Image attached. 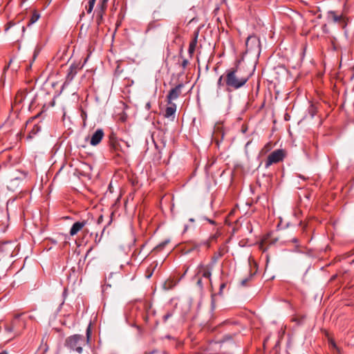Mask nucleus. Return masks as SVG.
Here are the masks:
<instances>
[{"instance_id": "nucleus-8", "label": "nucleus", "mask_w": 354, "mask_h": 354, "mask_svg": "<svg viewBox=\"0 0 354 354\" xmlns=\"http://www.w3.org/2000/svg\"><path fill=\"white\" fill-rule=\"evenodd\" d=\"M15 243L11 241H1L0 251L7 255H12Z\"/></svg>"}, {"instance_id": "nucleus-28", "label": "nucleus", "mask_w": 354, "mask_h": 354, "mask_svg": "<svg viewBox=\"0 0 354 354\" xmlns=\"http://www.w3.org/2000/svg\"><path fill=\"white\" fill-rule=\"evenodd\" d=\"M188 64V61L187 59H184L182 63V66L185 68Z\"/></svg>"}, {"instance_id": "nucleus-14", "label": "nucleus", "mask_w": 354, "mask_h": 354, "mask_svg": "<svg viewBox=\"0 0 354 354\" xmlns=\"http://www.w3.org/2000/svg\"><path fill=\"white\" fill-rule=\"evenodd\" d=\"M77 66L75 65H71L68 68V72L66 75V82H71L77 73Z\"/></svg>"}, {"instance_id": "nucleus-5", "label": "nucleus", "mask_w": 354, "mask_h": 354, "mask_svg": "<svg viewBox=\"0 0 354 354\" xmlns=\"http://www.w3.org/2000/svg\"><path fill=\"white\" fill-rule=\"evenodd\" d=\"M112 147L118 156H122V155L120 153L121 152L123 155H126L128 153L127 149L130 147V144L127 141L120 140L113 142Z\"/></svg>"}, {"instance_id": "nucleus-31", "label": "nucleus", "mask_w": 354, "mask_h": 354, "mask_svg": "<svg viewBox=\"0 0 354 354\" xmlns=\"http://www.w3.org/2000/svg\"><path fill=\"white\" fill-rule=\"evenodd\" d=\"M39 114L35 115V117L33 118H31L30 119H29V120L27 121V124H28L30 122H31L32 120H35V118H37V117H39Z\"/></svg>"}, {"instance_id": "nucleus-9", "label": "nucleus", "mask_w": 354, "mask_h": 354, "mask_svg": "<svg viewBox=\"0 0 354 354\" xmlns=\"http://www.w3.org/2000/svg\"><path fill=\"white\" fill-rule=\"evenodd\" d=\"M247 50H252L259 48L260 46V40L255 35H250L247 38L245 41Z\"/></svg>"}, {"instance_id": "nucleus-2", "label": "nucleus", "mask_w": 354, "mask_h": 354, "mask_svg": "<svg viewBox=\"0 0 354 354\" xmlns=\"http://www.w3.org/2000/svg\"><path fill=\"white\" fill-rule=\"evenodd\" d=\"M33 318V316H26L25 313L16 314L10 322L5 325V330L8 333L13 334V337L19 336L26 328L27 320Z\"/></svg>"}, {"instance_id": "nucleus-20", "label": "nucleus", "mask_w": 354, "mask_h": 354, "mask_svg": "<svg viewBox=\"0 0 354 354\" xmlns=\"http://www.w3.org/2000/svg\"><path fill=\"white\" fill-rule=\"evenodd\" d=\"M169 243V240H166L162 243H160V244H158L154 249L157 251H160L162 250L164 247Z\"/></svg>"}, {"instance_id": "nucleus-34", "label": "nucleus", "mask_w": 354, "mask_h": 354, "mask_svg": "<svg viewBox=\"0 0 354 354\" xmlns=\"http://www.w3.org/2000/svg\"><path fill=\"white\" fill-rule=\"evenodd\" d=\"M84 167H86V168H88V169H90V170L91 169V166H90V165H84Z\"/></svg>"}, {"instance_id": "nucleus-21", "label": "nucleus", "mask_w": 354, "mask_h": 354, "mask_svg": "<svg viewBox=\"0 0 354 354\" xmlns=\"http://www.w3.org/2000/svg\"><path fill=\"white\" fill-rule=\"evenodd\" d=\"M225 83V75H223L219 77L218 82H217V86L218 88H221V86H223Z\"/></svg>"}, {"instance_id": "nucleus-29", "label": "nucleus", "mask_w": 354, "mask_h": 354, "mask_svg": "<svg viewBox=\"0 0 354 354\" xmlns=\"http://www.w3.org/2000/svg\"><path fill=\"white\" fill-rule=\"evenodd\" d=\"M225 287V283H223L221 284V286H220V291H219L220 294H221V292H222V291H223V288Z\"/></svg>"}, {"instance_id": "nucleus-10", "label": "nucleus", "mask_w": 354, "mask_h": 354, "mask_svg": "<svg viewBox=\"0 0 354 354\" xmlns=\"http://www.w3.org/2000/svg\"><path fill=\"white\" fill-rule=\"evenodd\" d=\"M104 136V131L102 129H97L91 136L90 144L92 146H97L100 143Z\"/></svg>"}, {"instance_id": "nucleus-11", "label": "nucleus", "mask_w": 354, "mask_h": 354, "mask_svg": "<svg viewBox=\"0 0 354 354\" xmlns=\"http://www.w3.org/2000/svg\"><path fill=\"white\" fill-rule=\"evenodd\" d=\"M87 222L86 221H77L73 223L71 230H70V235L74 236L77 234L80 230L83 229V227L86 225Z\"/></svg>"}, {"instance_id": "nucleus-18", "label": "nucleus", "mask_w": 354, "mask_h": 354, "mask_svg": "<svg viewBox=\"0 0 354 354\" xmlns=\"http://www.w3.org/2000/svg\"><path fill=\"white\" fill-rule=\"evenodd\" d=\"M95 3V0H89L88 1V6H86V10L87 13H88V14L91 13L92 10L93 9Z\"/></svg>"}, {"instance_id": "nucleus-6", "label": "nucleus", "mask_w": 354, "mask_h": 354, "mask_svg": "<svg viewBox=\"0 0 354 354\" xmlns=\"http://www.w3.org/2000/svg\"><path fill=\"white\" fill-rule=\"evenodd\" d=\"M214 263L207 265L200 264L197 268L196 276L201 275L203 277L208 279L209 283H212L211 276L213 270Z\"/></svg>"}, {"instance_id": "nucleus-13", "label": "nucleus", "mask_w": 354, "mask_h": 354, "mask_svg": "<svg viewBox=\"0 0 354 354\" xmlns=\"http://www.w3.org/2000/svg\"><path fill=\"white\" fill-rule=\"evenodd\" d=\"M169 106L166 108L164 116L167 118H174L175 113L176 111V104L171 102V104H168Z\"/></svg>"}, {"instance_id": "nucleus-39", "label": "nucleus", "mask_w": 354, "mask_h": 354, "mask_svg": "<svg viewBox=\"0 0 354 354\" xmlns=\"http://www.w3.org/2000/svg\"><path fill=\"white\" fill-rule=\"evenodd\" d=\"M299 177L302 178L303 179H306V178H304V176H301V175H299Z\"/></svg>"}, {"instance_id": "nucleus-15", "label": "nucleus", "mask_w": 354, "mask_h": 354, "mask_svg": "<svg viewBox=\"0 0 354 354\" xmlns=\"http://www.w3.org/2000/svg\"><path fill=\"white\" fill-rule=\"evenodd\" d=\"M40 130L41 127L37 124H35L32 130L29 132L27 139L33 138L40 131Z\"/></svg>"}, {"instance_id": "nucleus-19", "label": "nucleus", "mask_w": 354, "mask_h": 354, "mask_svg": "<svg viewBox=\"0 0 354 354\" xmlns=\"http://www.w3.org/2000/svg\"><path fill=\"white\" fill-rule=\"evenodd\" d=\"M107 1L108 0H100L97 5L98 8L105 10L106 8Z\"/></svg>"}, {"instance_id": "nucleus-32", "label": "nucleus", "mask_w": 354, "mask_h": 354, "mask_svg": "<svg viewBox=\"0 0 354 354\" xmlns=\"http://www.w3.org/2000/svg\"><path fill=\"white\" fill-rule=\"evenodd\" d=\"M145 107L147 110H149L151 109V103L149 102H148L146 105H145Z\"/></svg>"}, {"instance_id": "nucleus-22", "label": "nucleus", "mask_w": 354, "mask_h": 354, "mask_svg": "<svg viewBox=\"0 0 354 354\" xmlns=\"http://www.w3.org/2000/svg\"><path fill=\"white\" fill-rule=\"evenodd\" d=\"M6 266H0V279L6 277Z\"/></svg>"}, {"instance_id": "nucleus-24", "label": "nucleus", "mask_w": 354, "mask_h": 354, "mask_svg": "<svg viewBox=\"0 0 354 354\" xmlns=\"http://www.w3.org/2000/svg\"><path fill=\"white\" fill-rule=\"evenodd\" d=\"M173 315V313L171 312H167L163 317L162 320L164 322H166L167 319L170 317H171Z\"/></svg>"}, {"instance_id": "nucleus-27", "label": "nucleus", "mask_w": 354, "mask_h": 354, "mask_svg": "<svg viewBox=\"0 0 354 354\" xmlns=\"http://www.w3.org/2000/svg\"><path fill=\"white\" fill-rule=\"evenodd\" d=\"M197 285L200 287V288H203V283H202V279L201 278H199L197 281Z\"/></svg>"}, {"instance_id": "nucleus-25", "label": "nucleus", "mask_w": 354, "mask_h": 354, "mask_svg": "<svg viewBox=\"0 0 354 354\" xmlns=\"http://www.w3.org/2000/svg\"><path fill=\"white\" fill-rule=\"evenodd\" d=\"M156 266L157 265L154 266L151 270H149V268L147 270V274L146 276L147 279H149L151 277V275L153 274V271L156 268Z\"/></svg>"}, {"instance_id": "nucleus-4", "label": "nucleus", "mask_w": 354, "mask_h": 354, "mask_svg": "<svg viewBox=\"0 0 354 354\" xmlns=\"http://www.w3.org/2000/svg\"><path fill=\"white\" fill-rule=\"evenodd\" d=\"M285 157V153L283 149H277L272 151L267 158V160L265 163V167L267 169L270 165L274 163L279 162L282 161Z\"/></svg>"}, {"instance_id": "nucleus-12", "label": "nucleus", "mask_w": 354, "mask_h": 354, "mask_svg": "<svg viewBox=\"0 0 354 354\" xmlns=\"http://www.w3.org/2000/svg\"><path fill=\"white\" fill-rule=\"evenodd\" d=\"M328 16L333 21L342 24L343 26L346 25L344 18L342 15H337L335 11H329Z\"/></svg>"}, {"instance_id": "nucleus-1", "label": "nucleus", "mask_w": 354, "mask_h": 354, "mask_svg": "<svg viewBox=\"0 0 354 354\" xmlns=\"http://www.w3.org/2000/svg\"><path fill=\"white\" fill-rule=\"evenodd\" d=\"M250 75L243 73L238 65L226 70L225 73V84L227 91L237 90L243 87L249 80Z\"/></svg>"}, {"instance_id": "nucleus-35", "label": "nucleus", "mask_w": 354, "mask_h": 354, "mask_svg": "<svg viewBox=\"0 0 354 354\" xmlns=\"http://www.w3.org/2000/svg\"><path fill=\"white\" fill-rule=\"evenodd\" d=\"M207 220L210 223H212V224H214V223H215V222H214V221L211 220V219H207Z\"/></svg>"}, {"instance_id": "nucleus-16", "label": "nucleus", "mask_w": 354, "mask_h": 354, "mask_svg": "<svg viewBox=\"0 0 354 354\" xmlns=\"http://www.w3.org/2000/svg\"><path fill=\"white\" fill-rule=\"evenodd\" d=\"M197 37L198 33L196 35L195 38L189 43L188 52L190 55L193 54L195 51L196 46L197 44Z\"/></svg>"}, {"instance_id": "nucleus-17", "label": "nucleus", "mask_w": 354, "mask_h": 354, "mask_svg": "<svg viewBox=\"0 0 354 354\" xmlns=\"http://www.w3.org/2000/svg\"><path fill=\"white\" fill-rule=\"evenodd\" d=\"M104 12V10H102V9H99L98 10L95 11V12H96V23L97 24V25H100L102 20Z\"/></svg>"}, {"instance_id": "nucleus-37", "label": "nucleus", "mask_w": 354, "mask_h": 354, "mask_svg": "<svg viewBox=\"0 0 354 354\" xmlns=\"http://www.w3.org/2000/svg\"><path fill=\"white\" fill-rule=\"evenodd\" d=\"M292 242L294 243H297V239L296 238H294L292 240Z\"/></svg>"}, {"instance_id": "nucleus-26", "label": "nucleus", "mask_w": 354, "mask_h": 354, "mask_svg": "<svg viewBox=\"0 0 354 354\" xmlns=\"http://www.w3.org/2000/svg\"><path fill=\"white\" fill-rule=\"evenodd\" d=\"M249 279H244L241 281V286H244L246 285L247 282L248 281Z\"/></svg>"}, {"instance_id": "nucleus-33", "label": "nucleus", "mask_w": 354, "mask_h": 354, "mask_svg": "<svg viewBox=\"0 0 354 354\" xmlns=\"http://www.w3.org/2000/svg\"><path fill=\"white\" fill-rule=\"evenodd\" d=\"M212 308H214V297H212Z\"/></svg>"}, {"instance_id": "nucleus-30", "label": "nucleus", "mask_w": 354, "mask_h": 354, "mask_svg": "<svg viewBox=\"0 0 354 354\" xmlns=\"http://www.w3.org/2000/svg\"><path fill=\"white\" fill-rule=\"evenodd\" d=\"M38 53H39V50H35V52H34V55H33V60L35 59V58L37 57Z\"/></svg>"}, {"instance_id": "nucleus-36", "label": "nucleus", "mask_w": 354, "mask_h": 354, "mask_svg": "<svg viewBox=\"0 0 354 354\" xmlns=\"http://www.w3.org/2000/svg\"><path fill=\"white\" fill-rule=\"evenodd\" d=\"M210 239H211L212 240H213V239H216V235H213V236H212L210 237Z\"/></svg>"}, {"instance_id": "nucleus-38", "label": "nucleus", "mask_w": 354, "mask_h": 354, "mask_svg": "<svg viewBox=\"0 0 354 354\" xmlns=\"http://www.w3.org/2000/svg\"><path fill=\"white\" fill-rule=\"evenodd\" d=\"M66 292H67V290L66 289H64V295H66Z\"/></svg>"}, {"instance_id": "nucleus-7", "label": "nucleus", "mask_w": 354, "mask_h": 354, "mask_svg": "<svg viewBox=\"0 0 354 354\" xmlns=\"http://www.w3.org/2000/svg\"><path fill=\"white\" fill-rule=\"evenodd\" d=\"M183 86V84H178L169 91L167 96V104H171V102H172L173 100H176L180 95Z\"/></svg>"}, {"instance_id": "nucleus-3", "label": "nucleus", "mask_w": 354, "mask_h": 354, "mask_svg": "<svg viewBox=\"0 0 354 354\" xmlns=\"http://www.w3.org/2000/svg\"><path fill=\"white\" fill-rule=\"evenodd\" d=\"M90 337L91 328L90 326H88L86 329V338L79 334L71 335L66 339L64 345L70 351L82 353L83 347L88 343Z\"/></svg>"}, {"instance_id": "nucleus-40", "label": "nucleus", "mask_w": 354, "mask_h": 354, "mask_svg": "<svg viewBox=\"0 0 354 354\" xmlns=\"http://www.w3.org/2000/svg\"><path fill=\"white\" fill-rule=\"evenodd\" d=\"M189 221L193 222L194 220V218H190Z\"/></svg>"}, {"instance_id": "nucleus-23", "label": "nucleus", "mask_w": 354, "mask_h": 354, "mask_svg": "<svg viewBox=\"0 0 354 354\" xmlns=\"http://www.w3.org/2000/svg\"><path fill=\"white\" fill-rule=\"evenodd\" d=\"M268 236L269 235H268L266 237H265L263 240H262V244H272L274 243L275 241H277V239H275L274 241H271V242H269L268 241Z\"/></svg>"}]
</instances>
